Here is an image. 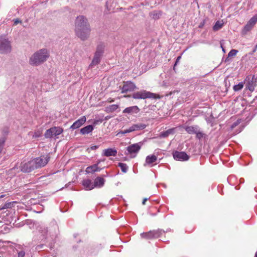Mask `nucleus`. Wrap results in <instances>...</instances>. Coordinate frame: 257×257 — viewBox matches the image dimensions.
<instances>
[{
    "label": "nucleus",
    "instance_id": "nucleus-8",
    "mask_svg": "<svg viewBox=\"0 0 257 257\" xmlns=\"http://www.w3.org/2000/svg\"><path fill=\"white\" fill-rule=\"evenodd\" d=\"M11 45L8 39L0 37V53L7 54L11 51Z\"/></svg>",
    "mask_w": 257,
    "mask_h": 257
},
{
    "label": "nucleus",
    "instance_id": "nucleus-26",
    "mask_svg": "<svg viewBox=\"0 0 257 257\" xmlns=\"http://www.w3.org/2000/svg\"><path fill=\"white\" fill-rule=\"evenodd\" d=\"M223 25V23L222 22L217 21L213 26V30L215 31H218L222 27Z\"/></svg>",
    "mask_w": 257,
    "mask_h": 257
},
{
    "label": "nucleus",
    "instance_id": "nucleus-27",
    "mask_svg": "<svg viewBox=\"0 0 257 257\" xmlns=\"http://www.w3.org/2000/svg\"><path fill=\"white\" fill-rule=\"evenodd\" d=\"M100 60L99 58H97L96 57L94 56L93 59H92V61L90 64L89 66V68H92L94 66L97 65L99 63Z\"/></svg>",
    "mask_w": 257,
    "mask_h": 257
},
{
    "label": "nucleus",
    "instance_id": "nucleus-15",
    "mask_svg": "<svg viewBox=\"0 0 257 257\" xmlns=\"http://www.w3.org/2000/svg\"><path fill=\"white\" fill-rule=\"evenodd\" d=\"M117 150L115 148H108L103 151L102 155L106 157H115L117 155Z\"/></svg>",
    "mask_w": 257,
    "mask_h": 257
},
{
    "label": "nucleus",
    "instance_id": "nucleus-33",
    "mask_svg": "<svg viewBox=\"0 0 257 257\" xmlns=\"http://www.w3.org/2000/svg\"><path fill=\"white\" fill-rule=\"evenodd\" d=\"M118 108V105L117 104H112L108 106L106 109L108 112H113L116 110Z\"/></svg>",
    "mask_w": 257,
    "mask_h": 257
},
{
    "label": "nucleus",
    "instance_id": "nucleus-31",
    "mask_svg": "<svg viewBox=\"0 0 257 257\" xmlns=\"http://www.w3.org/2000/svg\"><path fill=\"white\" fill-rule=\"evenodd\" d=\"M141 236L145 239H153L152 234H150V231L147 232H143L141 234Z\"/></svg>",
    "mask_w": 257,
    "mask_h": 257
},
{
    "label": "nucleus",
    "instance_id": "nucleus-47",
    "mask_svg": "<svg viewBox=\"0 0 257 257\" xmlns=\"http://www.w3.org/2000/svg\"><path fill=\"white\" fill-rule=\"evenodd\" d=\"M104 161V160H98L97 161V163H96V164H97V166H98V165L100 163V162H102V161Z\"/></svg>",
    "mask_w": 257,
    "mask_h": 257
},
{
    "label": "nucleus",
    "instance_id": "nucleus-39",
    "mask_svg": "<svg viewBox=\"0 0 257 257\" xmlns=\"http://www.w3.org/2000/svg\"><path fill=\"white\" fill-rule=\"evenodd\" d=\"M94 56L96 57L97 58H98L100 59H101V57L102 56V54H100V53H98L95 52Z\"/></svg>",
    "mask_w": 257,
    "mask_h": 257
},
{
    "label": "nucleus",
    "instance_id": "nucleus-41",
    "mask_svg": "<svg viewBox=\"0 0 257 257\" xmlns=\"http://www.w3.org/2000/svg\"><path fill=\"white\" fill-rule=\"evenodd\" d=\"M41 136V133L39 132H35L33 135L34 137L39 138Z\"/></svg>",
    "mask_w": 257,
    "mask_h": 257
},
{
    "label": "nucleus",
    "instance_id": "nucleus-4",
    "mask_svg": "<svg viewBox=\"0 0 257 257\" xmlns=\"http://www.w3.org/2000/svg\"><path fill=\"white\" fill-rule=\"evenodd\" d=\"M132 97L136 99H145L146 98L157 99L160 98L159 95L150 91H147L146 90H142L140 91L135 92L133 93Z\"/></svg>",
    "mask_w": 257,
    "mask_h": 257
},
{
    "label": "nucleus",
    "instance_id": "nucleus-12",
    "mask_svg": "<svg viewBox=\"0 0 257 257\" xmlns=\"http://www.w3.org/2000/svg\"><path fill=\"white\" fill-rule=\"evenodd\" d=\"M174 159L179 161H186L189 159V156L184 152L176 151L173 153Z\"/></svg>",
    "mask_w": 257,
    "mask_h": 257
},
{
    "label": "nucleus",
    "instance_id": "nucleus-49",
    "mask_svg": "<svg viewBox=\"0 0 257 257\" xmlns=\"http://www.w3.org/2000/svg\"><path fill=\"white\" fill-rule=\"evenodd\" d=\"M112 101H113V99L110 100V101H109V102H112Z\"/></svg>",
    "mask_w": 257,
    "mask_h": 257
},
{
    "label": "nucleus",
    "instance_id": "nucleus-25",
    "mask_svg": "<svg viewBox=\"0 0 257 257\" xmlns=\"http://www.w3.org/2000/svg\"><path fill=\"white\" fill-rule=\"evenodd\" d=\"M94 129L93 125H88L80 130V133L82 135L88 134L91 133Z\"/></svg>",
    "mask_w": 257,
    "mask_h": 257
},
{
    "label": "nucleus",
    "instance_id": "nucleus-46",
    "mask_svg": "<svg viewBox=\"0 0 257 257\" xmlns=\"http://www.w3.org/2000/svg\"><path fill=\"white\" fill-rule=\"evenodd\" d=\"M147 200H148V198H144V199H143V200L142 204H143V205H145V203H146V202Z\"/></svg>",
    "mask_w": 257,
    "mask_h": 257
},
{
    "label": "nucleus",
    "instance_id": "nucleus-28",
    "mask_svg": "<svg viewBox=\"0 0 257 257\" xmlns=\"http://www.w3.org/2000/svg\"><path fill=\"white\" fill-rule=\"evenodd\" d=\"M104 48H105L104 45L103 44H100L97 45V48H96V50L95 52L98 53H100V54H101L103 55V54L104 53Z\"/></svg>",
    "mask_w": 257,
    "mask_h": 257
},
{
    "label": "nucleus",
    "instance_id": "nucleus-6",
    "mask_svg": "<svg viewBox=\"0 0 257 257\" xmlns=\"http://www.w3.org/2000/svg\"><path fill=\"white\" fill-rule=\"evenodd\" d=\"M50 156L48 155L41 156L33 160L35 168H41L45 166L50 160Z\"/></svg>",
    "mask_w": 257,
    "mask_h": 257
},
{
    "label": "nucleus",
    "instance_id": "nucleus-42",
    "mask_svg": "<svg viewBox=\"0 0 257 257\" xmlns=\"http://www.w3.org/2000/svg\"><path fill=\"white\" fill-rule=\"evenodd\" d=\"M20 23H21V21L19 19H17L14 21V25H17V24Z\"/></svg>",
    "mask_w": 257,
    "mask_h": 257
},
{
    "label": "nucleus",
    "instance_id": "nucleus-1",
    "mask_svg": "<svg viewBox=\"0 0 257 257\" xmlns=\"http://www.w3.org/2000/svg\"><path fill=\"white\" fill-rule=\"evenodd\" d=\"M75 30L76 35L81 40L84 41L89 37L90 28L88 20L85 17L79 16L76 18Z\"/></svg>",
    "mask_w": 257,
    "mask_h": 257
},
{
    "label": "nucleus",
    "instance_id": "nucleus-50",
    "mask_svg": "<svg viewBox=\"0 0 257 257\" xmlns=\"http://www.w3.org/2000/svg\"><path fill=\"white\" fill-rule=\"evenodd\" d=\"M4 196V195H1V196H0V198H3Z\"/></svg>",
    "mask_w": 257,
    "mask_h": 257
},
{
    "label": "nucleus",
    "instance_id": "nucleus-13",
    "mask_svg": "<svg viewBox=\"0 0 257 257\" xmlns=\"http://www.w3.org/2000/svg\"><path fill=\"white\" fill-rule=\"evenodd\" d=\"M121 93H126L128 91H133L136 89L135 84L131 81H126L123 82V85L120 88Z\"/></svg>",
    "mask_w": 257,
    "mask_h": 257
},
{
    "label": "nucleus",
    "instance_id": "nucleus-11",
    "mask_svg": "<svg viewBox=\"0 0 257 257\" xmlns=\"http://www.w3.org/2000/svg\"><path fill=\"white\" fill-rule=\"evenodd\" d=\"M20 167L21 170L25 173H29L36 169L33 160L26 163H22Z\"/></svg>",
    "mask_w": 257,
    "mask_h": 257
},
{
    "label": "nucleus",
    "instance_id": "nucleus-35",
    "mask_svg": "<svg viewBox=\"0 0 257 257\" xmlns=\"http://www.w3.org/2000/svg\"><path fill=\"white\" fill-rule=\"evenodd\" d=\"M195 134L196 138L199 140L204 137L205 136L204 134L200 131L199 128L197 130V133H195Z\"/></svg>",
    "mask_w": 257,
    "mask_h": 257
},
{
    "label": "nucleus",
    "instance_id": "nucleus-21",
    "mask_svg": "<svg viewBox=\"0 0 257 257\" xmlns=\"http://www.w3.org/2000/svg\"><path fill=\"white\" fill-rule=\"evenodd\" d=\"M185 131L189 134H195L199 129L198 125L185 126H184Z\"/></svg>",
    "mask_w": 257,
    "mask_h": 257
},
{
    "label": "nucleus",
    "instance_id": "nucleus-14",
    "mask_svg": "<svg viewBox=\"0 0 257 257\" xmlns=\"http://www.w3.org/2000/svg\"><path fill=\"white\" fill-rule=\"evenodd\" d=\"M86 118L85 116L81 117L72 124L70 126V128L72 130H75L80 127L86 122Z\"/></svg>",
    "mask_w": 257,
    "mask_h": 257
},
{
    "label": "nucleus",
    "instance_id": "nucleus-7",
    "mask_svg": "<svg viewBox=\"0 0 257 257\" xmlns=\"http://www.w3.org/2000/svg\"><path fill=\"white\" fill-rule=\"evenodd\" d=\"M141 146L142 143L141 142L128 146L126 147V151L125 152V155H130L132 158L136 157L141 148Z\"/></svg>",
    "mask_w": 257,
    "mask_h": 257
},
{
    "label": "nucleus",
    "instance_id": "nucleus-29",
    "mask_svg": "<svg viewBox=\"0 0 257 257\" xmlns=\"http://www.w3.org/2000/svg\"><path fill=\"white\" fill-rule=\"evenodd\" d=\"M118 166L120 168L121 170L123 173L127 172L128 167L126 164L123 163H119L118 164Z\"/></svg>",
    "mask_w": 257,
    "mask_h": 257
},
{
    "label": "nucleus",
    "instance_id": "nucleus-51",
    "mask_svg": "<svg viewBox=\"0 0 257 257\" xmlns=\"http://www.w3.org/2000/svg\"><path fill=\"white\" fill-rule=\"evenodd\" d=\"M130 95L125 96V97H130Z\"/></svg>",
    "mask_w": 257,
    "mask_h": 257
},
{
    "label": "nucleus",
    "instance_id": "nucleus-20",
    "mask_svg": "<svg viewBox=\"0 0 257 257\" xmlns=\"http://www.w3.org/2000/svg\"><path fill=\"white\" fill-rule=\"evenodd\" d=\"M105 183V180L102 177H96L94 181V188L95 187H98L100 188L102 187Z\"/></svg>",
    "mask_w": 257,
    "mask_h": 257
},
{
    "label": "nucleus",
    "instance_id": "nucleus-37",
    "mask_svg": "<svg viewBox=\"0 0 257 257\" xmlns=\"http://www.w3.org/2000/svg\"><path fill=\"white\" fill-rule=\"evenodd\" d=\"M5 143V139L4 138L0 139V153L3 151Z\"/></svg>",
    "mask_w": 257,
    "mask_h": 257
},
{
    "label": "nucleus",
    "instance_id": "nucleus-43",
    "mask_svg": "<svg viewBox=\"0 0 257 257\" xmlns=\"http://www.w3.org/2000/svg\"><path fill=\"white\" fill-rule=\"evenodd\" d=\"M98 146L94 145V146H92L90 147V149L91 150H96L97 149H98Z\"/></svg>",
    "mask_w": 257,
    "mask_h": 257
},
{
    "label": "nucleus",
    "instance_id": "nucleus-9",
    "mask_svg": "<svg viewBox=\"0 0 257 257\" xmlns=\"http://www.w3.org/2000/svg\"><path fill=\"white\" fill-rule=\"evenodd\" d=\"M63 132V129L62 127L54 126L47 130L44 134V136L46 138L50 139L53 136L57 137L62 134Z\"/></svg>",
    "mask_w": 257,
    "mask_h": 257
},
{
    "label": "nucleus",
    "instance_id": "nucleus-38",
    "mask_svg": "<svg viewBox=\"0 0 257 257\" xmlns=\"http://www.w3.org/2000/svg\"><path fill=\"white\" fill-rule=\"evenodd\" d=\"M25 252L24 251H21L18 253V257H24Z\"/></svg>",
    "mask_w": 257,
    "mask_h": 257
},
{
    "label": "nucleus",
    "instance_id": "nucleus-3",
    "mask_svg": "<svg viewBox=\"0 0 257 257\" xmlns=\"http://www.w3.org/2000/svg\"><path fill=\"white\" fill-rule=\"evenodd\" d=\"M58 229V226L54 224L49 227L45 225H40L38 227V230L43 236L42 239H46L48 238V236L52 237L56 236Z\"/></svg>",
    "mask_w": 257,
    "mask_h": 257
},
{
    "label": "nucleus",
    "instance_id": "nucleus-18",
    "mask_svg": "<svg viewBox=\"0 0 257 257\" xmlns=\"http://www.w3.org/2000/svg\"><path fill=\"white\" fill-rule=\"evenodd\" d=\"M175 133V128H171L166 131L162 132L159 134V137L161 138H166L171 135H174Z\"/></svg>",
    "mask_w": 257,
    "mask_h": 257
},
{
    "label": "nucleus",
    "instance_id": "nucleus-44",
    "mask_svg": "<svg viewBox=\"0 0 257 257\" xmlns=\"http://www.w3.org/2000/svg\"><path fill=\"white\" fill-rule=\"evenodd\" d=\"M10 205V203L6 204L2 208L5 209V208H9Z\"/></svg>",
    "mask_w": 257,
    "mask_h": 257
},
{
    "label": "nucleus",
    "instance_id": "nucleus-48",
    "mask_svg": "<svg viewBox=\"0 0 257 257\" xmlns=\"http://www.w3.org/2000/svg\"><path fill=\"white\" fill-rule=\"evenodd\" d=\"M221 48H222V51H223L224 52H225V49H224V48L222 46H221Z\"/></svg>",
    "mask_w": 257,
    "mask_h": 257
},
{
    "label": "nucleus",
    "instance_id": "nucleus-2",
    "mask_svg": "<svg viewBox=\"0 0 257 257\" xmlns=\"http://www.w3.org/2000/svg\"><path fill=\"white\" fill-rule=\"evenodd\" d=\"M49 56V51L47 49H41L31 56L29 63L32 66H37L46 61Z\"/></svg>",
    "mask_w": 257,
    "mask_h": 257
},
{
    "label": "nucleus",
    "instance_id": "nucleus-10",
    "mask_svg": "<svg viewBox=\"0 0 257 257\" xmlns=\"http://www.w3.org/2000/svg\"><path fill=\"white\" fill-rule=\"evenodd\" d=\"M256 23L257 14H255L249 19L246 24L244 26L242 30V34L243 35L246 34L248 32L250 31L252 29Z\"/></svg>",
    "mask_w": 257,
    "mask_h": 257
},
{
    "label": "nucleus",
    "instance_id": "nucleus-32",
    "mask_svg": "<svg viewBox=\"0 0 257 257\" xmlns=\"http://www.w3.org/2000/svg\"><path fill=\"white\" fill-rule=\"evenodd\" d=\"M244 83L243 82H239L238 84L234 85L233 90L234 91L240 90L243 87Z\"/></svg>",
    "mask_w": 257,
    "mask_h": 257
},
{
    "label": "nucleus",
    "instance_id": "nucleus-24",
    "mask_svg": "<svg viewBox=\"0 0 257 257\" xmlns=\"http://www.w3.org/2000/svg\"><path fill=\"white\" fill-rule=\"evenodd\" d=\"M147 125L144 123H137L134 124L132 126H131V130L132 132L138 131V130H142L145 129Z\"/></svg>",
    "mask_w": 257,
    "mask_h": 257
},
{
    "label": "nucleus",
    "instance_id": "nucleus-5",
    "mask_svg": "<svg viewBox=\"0 0 257 257\" xmlns=\"http://www.w3.org/2000/svg\"><path fill=\"white\" fill-rule=\"evenodd\" d=\"M246 88L251 92L254 90L257 85V77L255 75H248L245 79Z\"/></svg>",
    "mask_w": 257,
    "mask_h": 257
},
{
    "label": "nucleus",
    "instance_id": "nucleus-34",
    "mask_svg": "<svg viewBox=\"0 0 257 257\" xmlns=\"http://www.w3.org/2000/svg\"><path fill=\"white\" fill-rule=\"evenodd\" d=\"M238 51L235 49H232L230 51V52L228 53L227 55V58L225 60V62H226L228 60V58L230 57L234 56L236 55Z\"/></svg>",
    "mask_w": 257,
    "mask_h": 257
},
{
    "label": "nucleus",
    "instance_id": "nucleus-30",
    "mask_svg": "<svg viewBox=\"0 0 257 257\" xmlns=\"http://www.w3.org/2000/svg\"><path fill=\"white\" fill-rule=\"evenodd\" d=\"M162 15V13L161 11H153L151 13V16L154 19H158Z\"/></svg>",
    "mask_w": 257,
    "mask_h": 257
},
{
    "label": "nucleus",
    "instance_id": "nucleus-40",
    "mask_svg": "<svg viewBox=\"0 0 257 257\" xmlns=\"http://www.w3.org/2000/svg\"><path fill=\"white\" fill-rule=\"evenodd\" d=\"M257 50V44L254 46V48L253 49L252 51L249 53L250 55H252L254 53L256 52Z\"/></svg>",
    "mask_w": 257,
    "mask_h": 257
},
{
    "label": "nucleus",
    "instance_id": "nucleus-22",
    "mask_svg": "<svg viewBox=\"0 0 257 257\" xmlns=\"http://www.w3.org/2000/svg\"><path fill=\"white\" fill-rule=\"evenodd\" d=\"M101 170V169L98 167L97 164H94L87 167L86 169V172L87 173H93L95 172L100 171Z\"/></svg>",
    "mask_w": 257,
    "mask_h": 257
},
{
    "label": "nucleus",
    "instance_id": "nucleus-23",
    "mask_svg": "<svg viewBox=\"0 0 257 257\" xmlns=\"http://www.w3.org/2000/svg\"><path fill=\"white\" fill-rule=\"evenodd\" d=\"M164 233V231L161 229L150 231V234H152L153 239L160 237Z\"/></svg>",
    "mask_w": 257,
    "mask_h": 257
},
{
    "label": "nucleus",
    "instance_id": "nucleus-19",
    "mask_svg": "<svg viewBox=\"0 0 257 257\" xmlns=\"http://www.w3.org/2000/svg\"><path fill=\"white\" fill-rule=\"evenodd\" d=\"M157 160V157L154 155H149L146 158L145 163L144 166L147 165H150L153 163L155 162Z\"/></svg>",
    "mask_w": 257,
    "mask_h": 257
},
{
    "label": "nucleus",
    "instance_id": "nucleus-36",
    "mask_svg": "<svg viewBox=\"0 0 257 257\" xmlns=\"http://www.w3.org/2000/svg\"><path fill=\"white\" fill-rule=\"evenodd\" d=\"M131 132H132V131L131 127H130L129 128H128L127 130H123V131H121L117 133V135H119L120 134L124 135V134H127V133H131Z\"/></svg>",
    "mask_w": 257,
    "mask_h": 257
},
{
    "label": "nucleus",
    "instance_id": "nucleus-45",
    "mask_svg": "<svg viewBox=\"0 0 257 257\" xmlns=\"http://www.w3.org/2000/svg\"><path fill=\"white\" fill-rule=\"evenodd\" d=\"M181 57L180 56H178L177 59H176V62H175V65H176L177 63L179 62V61L180 60V59H181Z\"/></svg>",
    "mask_w": 257,
    "mask_h": 257
},
{
    "label": "nucleus",
    "instance_id": "nucleus-17",
    "mask_svg": "<svg viewBox=\"0 0 257 257\" xmlns=\"http://www.w3.org/2000/svg\"><path fill=\"white\" fill-rule=\"evenodd\" d=\"M82 185L86 190H91L94 188V184L90 179H85L82 181Z\"/></svg>",
    "mask_w": 257,
    "mask_h": 257
},
{
    "label": "nucleus",
    "instance_id": "nucleus-16",
    "mask_svg": "<svg viewBox=\"0 0 257 257\" xmlns=\"http://www.w3.org/2000/svg\"><path fill=\"white\" fill-rule=\"evenodd\" d=\"M140 110V108L137 106L135 105L125 108L123 110V113L128 114L137 113Z\"/></svg>",
    "mask_w": 257,
    "mask_h": 257
}]
</instances>
